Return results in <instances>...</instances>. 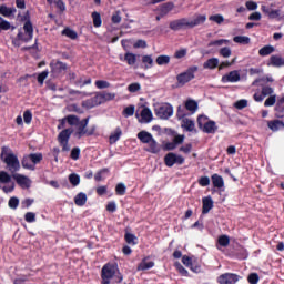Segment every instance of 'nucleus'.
<instances>
[{"label":"nucleus","mask_w":284,"mask_h":284,"mask_svg":"<svg viewBox=\"0 0 284 284\" xmlns=\"http://www.w3.org/2000/svg\"><path fill=\"white\" fill-rule=\"evenodd\" d=\"M12 179H14L16 183L20 185V187L29 189L31 185V181L28 176L19 173H13L10 175L6 171H0V190L4 192V194H10V192H14V182H12Z\"/></svg>","instance_id":"f257e3e1"},{"label":"nucleus","mask_w":284,"mask_h":284,"mask_svg":"<svg viewBox=\"0 0 284 284\" xmlns=\"http://www.w3.org/2000/svg\"><path fill=\"white\" fill-rule=\"evenodd\" d=\"M274 81L272 75H263L261 78L255 79L252 82L253 88H261V93H254L253 99L256 103L263 102L265 97H271L274 94V88L270 83Z\"/></svg>","instance_id":"f03ea898"},{"label":"nucleus","mask_w":284,"mask_h":284,"mask_svg":"<svg viewBox=\"0 0 284 284\" xmlns=\"http://www.w3.org/2000/svg\"><path fill=\"white\" fill-rule=\"evenodd\" d=\"M0 160L7 165V170H9L11 174H16V172L21 170L19 158L17 154H14V152H12L10 146L1 148Z\"/></svg>","instance_id":"7ed1b4c3"},{"label":"nucleus","mask_w":284,"mask_h":284,"mask_svg":"<svg viewBox=\"0 0 284 284\" xmlns=\"http://www.w3.org/2000/svg\"><path fill=\"white\" fill-rule=\"evenodd\" d=\"M115 283H123V274L119 272V265L114 263H106L101 270V284H110V281L114 278Z\"/></svg>","instance_id":"20e7f679"},{"label":"nucleus","mask_w":284,"mask_h":284,"mask_svg":"<svg viewBox=\"0 0 284 284\" xmlns=\"http://www.w3.org/2000/svg\"><path fill=\"white\" fill-rule=\"evenodd\" d=\"M29 19H30V16L27 13L24 16V20H27L23 24L24 31L20 30L18 32L17 38L13 42L14 45H17V43H19V41H22V43H28V42L32 41V37H34V27L32 26V22Z\"/></svg>","instance_id":"39448f33"},{"label":"nucleus","mask_w":284,"mask_h":284,"mask_svg":"<svg viewBox=\"0 0 284 284\" xmlns=\"http://www.w3.org/2000/svg\"><path fill=\"white\" fill-rule=\"evenodd\" d=\"M116 94L114 93H98L92 98H89L82 102V106L88 110H92V108H97V105H101V103H105L106 101H114Z\"/></svg>","instance_id":"423d86ee"},{"label":"nucleus","mask_w":284,"mask_h":284,"mask_svg":"<svg viewBox=\"0 0 284 284\" xmlns=\"http://www.w3.org/2000/svg\"><path fill=\"white\" fill-rule=\"evenodd\" d=\"M197 126L204 134H216L219 126L214 120H210L207 115L197 116Z\"/></svg>","instance_id":"0eeeda50"},{"label":"nucleus","mask_w":284,"mask_h":284,"mask_svg":"<svg viewBox=\"0 0 284 284\" xmlns=\"http://www.w3.org/2000/svg\"><path fill=\"white\" fill-rule=\"evenodd\" d=\"M196 72H199V67L193 65V67H190L186 71L178 74L176 75L178 87L183 88V85H186V83H190V81H193V79H195Z\"/></svg>","instance_id":"6e6552de"},{"label":"nucleus","mask_w":284,"mask_h":284,"mask_svg":"<svg viewBox=\"0 0 284 284\" xmlns=\"http://www.w3.org/2000/svg\"><path fill=\"white\" fill-rule=\"evenodd\" d=\"M90 123V116L81 120L78 123V131L75 132V136H78V139H81L83 136H93L94 132H97V126H92L91 129H87L88 124Z\"/></svg>","instance_id":"1a4fd4ad"},{"label":"nucleus","mask_w":284,"mask_h":284,"mask_svg":"<svg viewBox=\"0 0 284 284\" xmlns=\"http://www.w3.org/2000/svg\"><path fill=\"white\" fill-rule=\"evenodd\" d=\"M50 68H51L52 77H54L57 79V78L63 77V74H65V71L68 70V64L60 60H52L50 62Z\"/></svg>","instance_id":"9d476101"},{"label":"nucleus","mask_w":284,"mask_h":284,"mask_svg":"<svg viewBox=\"0 0 284 284\" xmlns=\"http://www.w3.org/2000/svg\"><path fill=\"white\" fill-rule=\"evenodd\" d=\"M183 163H185V158H183V155L169 152L164 156V165H166V168H174V165H183Z\"/></svg>","instance_id":"9b49d317"},{"label":"nucleus","mask_w":284,"mask_h":284,"mask_svg":"<svg viewBox=\"0 0 284 284\" xmlns=\"http://www.w3.org/2000/svg\"><path fill=\"white\" fill-rule=\"evenodd\" d=\"M172 114H174V108L170 103H165L155 109V115L159 119L168 120L170 116H172Z\"/></svg>","instance_id":"f8f14e48"},{"label":"nucleus","mask_w":284,"mask_h":284,"mask_svg":"<svg viewBox=\"0 0 284 284\" xmlns=\"http://www.w3.org/2000/svg\"><path fill=\"white\" fill-rule=\"evenodd\" d=\"M169 28L170 30H173V32H179V30H191L190 20L187 18L173 20L170 22Z\"/></svg>","instance_id":"ddd939ff"},{"label":"nucleus","mask_w":284,"mask_h":284,"mask_svg":"<svg viewBox=\"0 0 284 284\" xmlns=\"http://www.w3.org/2000/svg\"><path fill=\"white\" fill-rule=\"evenodd\" d=\"M241 276L235 273H224L217 277L219 284H236L239 283Z\"/></svg>","instance_id":"4468645a"},{"label":"nucleus","mask_w":284,"mask_h":284,"mask_svg":"<svg viewBox=\"0 0 284 284\" xmlns=\"http://www.w3.org/2000/svg\"><path fill=\"white\" fill-rule=\"evenodd\" d=\"M222 83H239L241 81V72L239 70L230 71L221 79Z\"/></svg>","instance_id":"2eb2a0df"},{"label":"nucleus","mask_w":284,"mask_h":284,"mask_svg":"<svg viewBox=\"0 0 284 284\" xmlns=\"http://www.w3.org/2000/svg\"><path fill=\"white\" fill-rule=\"evenodd\" d=\"M0 14L2 17H6V19H14V14H17V8L1 4L0 6Z\"/></svg>","instance_id":"dca6fc26"},{"label":"nucleus","mask_w":284,"mask_h":284,"mask_svg":"<svg viewBox=\"0 0 284 284\" xmlns=\"http://www.w3.org/2000/svg\"><path fill=\"white\" fill-rule=\"evenodd\" d=\"M214 207V201L212 196H205L202 199V214H210V211Z\"/></svg>","instance_id":"f3484780"},{"label":"nucleus","mask_w":284,"mask_h":284,"mask_svg":"<svg viewBox=\"0 0 284 284\" xmlns=\"http://www.w3.org/2000/svg\"><path fill=\"white\" fill-rule=\"evenodd\" d=\"M275 118L276 119H284V95L277 99V102L274 108Z\"/></svg>","instance_id":"a211bd4d"},{"label":"nucleus","mask_w":284,"mask_h":284,"mask_svg":"<svg viewBox=\"0 0 284 284\" xmlns=\"http://www.w3.org/2000/svg\"><path fill=\"white\" fill-rule=\"evenodd\" d=\"M172 10H174V2H165L158 8V11L161 13V17H168V14L172 12Z\"/></svg>","instance_id":"6ab92c4d"},{"label":"nucleus","mask_w":284,"mask_h":284,"mask_svg":"<svg viewBox=\"0 0 284 284\" xmlns=\"http://www.w3.org/2000/svg\"><path fill=\"white\" fill-rule=\"evenodd\" d=\"M266 65H272L273 68H283L284 59L281 55H271Z\"/></svg>","instance_id":"aec40b11"},{"label":"nucleus","mask_w":284,"mask_h":284,"mask_svg":"<svg viewBox=\"0 0 284 284\" xmlns=\"http://www.w3.org/2000/svg\"><path fill=\"white\" fill-rule=\"evenodd\" d=\"M211 181L213 187H216L217 190L225 187V181L223 180V176L219 175V173L211 175Z\"/></svg>","instance_id":"412c9836"},{"label":"nucleus","mask_w":284,"mask_h":284,"mask_svg":"<svg viewBox=\"0 0 284 284\" xmlns=\"http://www.w3.org/2000/svg\"><path fill=\"white\" fill-rule=\"evenodd\" d=\"M203 262L199 257L193 256V261L191 263V272H194V274H201L203 272Z\"/></svg>","instance_id":"4be33fe9"},{"label":"nucleus","mask_w":284,"mask_h":284,"mask_svg":"<svg viewBox=\"0 0 284 284\" xmlns=\"http://www.w3.org/2000/svg\"><path fill=\"white\" fill-rule=\"evenodd\" d=\"M207 21V16L205 14H197L192 21H189L190 23V29L196 28V26H203Z\"/></svg>","instance_id":"5701e85b"},{"label":"nucleus","mask_w":284,"mask_h":284,"mask_svg":"<svg viewBox=\"0 0 284 284\" xmlns=\"http://www.w3.org/2000/svg\"><path fill=\"white\" fill-rule=\"evenodd\" d=\"M267 128H270L272 132H278V130L284 129V122L281 120H271L267 121Z\"/></svg>","instance_id":"b1692460"},{"label":"nucleus","mask_w":284,"mask_h":284,"mask_svg":"<svg viewBox=\"0 0 284 284\" xmlns=\"http://www.w3.org/2000/svg\"><path fill=\"white\" fill-rule=\"evenodd\" d=\"M184 106H185V110H187V112H191V114H194L196 110H199V102H196V100L189 99L185 101Z\"/></svg>","instance_id":"393cba45"},{"label":"nucleus","mask_w":284,"mask_h":284,"mask_svg":"<svg viewBox=\"0 0 284 284\" xmlns=\"http://www.w3.org/2000/svg\"><path fill=\"white\" fill-rule=\"evenodd\" d=\"M70 136H72V130L64 129L59 133L58 141H59V143H65V142L70 141Z\"/></svg>","instance_id":"a878e982"},{"label":"nucleus","mask_w":284,"mask_h":284,"mask_svg":"<svg viewBox=\"0 0 284 284\" xmlns=\"http://www.w3.org/2000/svg\"><path fill=\"white\" fill-rule=\"evenodd\" d=\"M74 203L78 207H83V205H85V203H88V195L83 192L78 193L74 196Z\"/></svg>","instance_id":"bb28decb"},{"label":"nucleus","mask_w":284,"mask_h":284,"mask_svg":"<svg viewBox=\"0 0 284 284\" xmlns=\"http://www.w3.org/2000/svg\"><path fill=\"white\" fill-rule=\"evenodd\" d=\"M146 144L149 145V148L145 149L146 152H150L151 154H159V152H161V146L159 145L156 140H154V138Z\"/></svg>","instance_id":"cd10ccee"},{"label":"nucleus","mask_w":284,"mask_h":284,"mask_svg":"<svg viewBox=\"0 0 284 284\" xmlns=\"http://www.w3.org/2000/svg\"><path fill=\"white\" fill-rule=\"evenodd\" d=\"M204 70H216L219 68V58H211L203 63Z\"/></svg>","instance_id":"c85d7f7f"},{"label":"nucleus","mask_w":284,"mask_h":284,"mask_svg":"<svg viewBox=\"0 0 284 284\" xmlns=\"http://www.w3.org/2000/svg\"><path fill=\"white\" fill-rule=\"evenodd\" d=\"M123 134V131L120 129V126H118L113 133H111V135L109 136V143L110 145H114V143H116V141H119V139H121Z\"/></svg>","instance_id":"c756f323"},{"label":"nucleus","mask_w":284,"mask_h":284,"mask_svg":"<svg viewBox=\"0 0 284 284\" xmlns=\"http://www.w3.org/2000/svg\"><path fill=\"white\" fill-rule=\"evenodd\" d=\"M181 128L186 132H194V128H196V125L194 124L193 120L186 118L182 120Z\"/></svg>","instance_id":"7c9ffc66"},{"label":"nucleus","mask_w":284,"mask_h":284,"mask_svg":"<svg viewBox=\"0 0 284 284\" xmlns=\"http://www.w3.org/2000/svg\"><path fill=\"white\" fill-rule=\"evenodd\" d=\"M138 139L139 141H141V143H150V141H152L154 136H152V133L148 131H140L138 133Z\"/></svg>","instance_id":"2f4dec72"},{"label":"nucleus","mask_w":284,"mask_h":284,"mask_svg":"<svg viewBox=\"0 0 284 284\" xmlns=\"http://www.w3.org/2000/svg\"><path fill=\"white\" fill-rule=\"evenodd\" d=\"M141 119L143 123H150L153 119L152 110H150V108H143L141 111Z\"/></svg>","instance_id":"473e14b6"},{"label":"nucleus","mask_w":284,"mask_h":284,"mask_svg":"<svg viewBox=\"0 0 284 284\" xmlns=\"http://www.w3.org/2000/svg\"><path fill=\"white\" fill-rule=\"evenodd\" d=\"M21 164L24 170H31L32 172L36 170L34 164H32V160H30V155H24L22 158Z\"/></svg>","instance_id":"72a5a7b5"},{"label":"nucleus","mask_w":284,"mask_h":284,"mask_svg":"<svg viewBox=\"0 0 284 284\" xmlns=\"http://www.w3.org/2000/svg\"><path fill=\"white\" fill-rule=\"evenodd\" d=\"M47 2L49 3V6H52V3H54V6L59 10V14H63V12H65V2H63V0H47Z\"/></svg>","instance_id":"f704fd0d"},{"label":"nucleus","mask_w":284,"mask_h":284,"mask_svg":"<svg viewBox=\"0 0 284 284\" xmlns=\"http://www.w3.org/2000/svg\"><path fill=\"white\" fill-rule=\"evenodd\" d=\"M7 30H14V26L0 16V32H7Z\"/></svg>","instance_id":"c9c22d12"},{"label":"nucleus","mask_w":284,"mask_h":284,"mask_svg":"<svg viewBox=\"0 0 284 284\" xmlns=\"http://www.w3.org/2000/svg\"><path fill=\"white\" fill-rule=\"evenodd\" d=\"M121 61H125L128 63V65H134L136 63V54L131 53V52H126L124 54V59L120 58Z\"/></svg>","instance_id":"e433bc0d"},{"label":"nucleus","mask_w":284,"mask_h":284,"mask_svg":"<svg viewBox=\"0 0 284 284\" xmlns=\"http://www.w3.org/2000/svg\"><path fill=\"white\" fill-rule=\"evenodd\" d=\"M275 48L273 45H264L258 50L260 57H270L273 52H275Z\"/></svg>","instance_id":"4c0bfd02"},{"label":"nucleus","mask_w":284,"mask_h":284,"mask_svg":"<svg viewBox=\"0 0 284 284\" xmlns=\"http://www.w3.org/2000/svg\"><path fill=\"white\" fill-rule=\"evenodd\" d=\"M29 159L31 160V163L33 168H37L38 163L43 161V154L42 153H30L28 154Z\"/></svg>","instance_id":"58836bf2"},{"label":"nucleus","mask_w":284,"mask_h":284,"mask_svg":"<svg viewBox=\"0 0 284 284\" xmlns=\"http://www.w3.org/2000/svg\"><path fill=\"white\" fill-rule=\"evenodd\" d=\"M92 20H93V26L94 28H101L103 26V20L101 19V13L98 11H94L91 13Z\"/></svg>","instance_id":"ea45409f"},{"label":"nucleus","mask_w":284,"mask_h":284,"mask_svg":"<svg viewBox=\"0 0 284 284\" xmlns=\"http://www.w3.org/2000/svg\"><path fill=\"white\" fill-rule=\"evenodd\" d=\"M186 110H187V109H185V106H183V105H179V106H178V110H176V119H178L179 121H183V119H187V118H185V116H189L190 113H187Z\"/></svg>","instance_id":"a19ab883"},{"label":"nucleus","mask_w":284,"mask_h":284,"mask_svg":"<svg viewBox=\"0 0 284 284\" xmlns=\"http://www.w3.org/2000/svg\"><path fill=\"white\" fill-rule=\"evenodd\" d=\"M152 267H154V262H145V260H143L139 265H138V270L140 272H145V270H152Z\"/></svg>","instance_id":"79ce46f5"},{"label":"nucleus","mask_w":284,"mask_h":284,"mask_svg":"<svg viewBox=\"0 0 284 284\" xmlns=\"http://www.w3.org/2000/svg\"><path fill=\"white\" fill-rule=\"evenodd\" d=\"M234 43H240L241 45H248L250 37L247 36H235L233 38Z\"/></svg>","instance_id":"37998d69"},{"label":"nucleus","mask_w":284,"mask_h":284,"mask_svg":"<svg viewBox=\"0 0 284 284\" xmlns=\"http://www.w3.org/2000/svg\"><path fill=\"white\" fill-rule=\"evenodd\" d=\"M142 63H144L145 70H150V68H152L154 65V59H152V55H143Z\"/></svg>","instance_id":"c03bdc74"},{"label":"nucleus","mask_w":284,"mask_h":284,"mask_svg":"<svg viewBox=\"0 0 284 284\" xmlns=\"http://www.w3.org/2000/svg\"><path fill=\"white\" fill-rule=\"evenodd\" d=\"M62 34L64 37H68L69 39H72V40H75V39H79V34L77 33V31L70 29V28H65L63 31H62Z\"/></svg>","instance_id":"a18cd8bd"},{"label":"nucleus","mask_w":284,"mask_h":284,"mask_svg":"<svg viewBox=\"0 0 284 284\" xmlns=\"http://www.w3.org/2000/svg\"><path fill=\"white\" fill-rule=\"evenodd\" d=\"M174 267L176 270V272H179V274L181 276H190V272H187L182 265H181V262H174Z\"/></svg>","instance_id":"49530a36"},{"label":"nucleus","mask_w":284,"mask_h":284,"mask_svg":"<svg viewBox=\"0 0 284 284\" xmlns=\"http://www.w3.org/2000/svg\"><path fill=\"white\" fill-rule=\"evenodd\" d=\"M69 182L71 183V185H73V187H77V185L81 183V176H79V174L77 173H71L69 175Z\"/></svg>","instance_id":"de8ad7c7"},{"label":"nucleus","mask_w":284,"mask_h":284,"mask_svg":"<svg viewBox=\"0 0 284 284\" xmlns=\"http://www.w3.org/2000/svg\"><path fill=\"white\" fill-rule=\"evenodd\" d=\"M278 100H276V94L268 95V98L264 102V108H272V105H276Z\"/></svg>","instance_id":"09e8293b"},{"label":"nucleus","mask_w":284,"mask_h":284,"mask_svg":"<svg viewBox=\"0 0 284 284\" xmlns=\"http://www.w3.org/2000/svg\"><path fill=\"white\" fill-rule=\"evenodd\" d=\"M126 190H128V187L125 186V184L118 183L116 186H115V194L118 196H125Z\"/></svg>","instance_id":"8fccbe9b"},{"label":"nucleus","mask_w":284,"mask_h":284,"mask_svg":"<svg viewBox=\"0 0 284 284\" xmlns=\"http://www.w3.org/2000/svg\"><path fill=\"white\" fill-rule=\"evenodd\" d=\"M217 244L221 247H227V245H230V236L227 235H220L217 239Z\"/></svg>","instance_id":"3c124183"},{"label":"nucleus","mask_w":284,"mask_h":284,"mask_svg":"<svg viewBox=\"0 0 284 284\" xmlns=\"http://www.w3.org/2000/svg\"><path fill=\"white\" fill-rule=\"evenodd\" d=\"M155 63L158 65H168V63H170V55H159Z\"/></svg>","instance_id":"603ef678"},{"label":"nucleus","mask_w":284,"mask_h":284,"mask_svg":"<svg viewBox=\"0 0 284 284\" xmlns=\"http://www.w3.org/2000/svg\"><path fill=\"white\" fill-rule=\"evenodd\" d=\"M124 241L129 244V245H136V235L132 234V233H125L124 235Z\"/></svg>","instance_id":"864d4df0"},{"label":"nucleus","mask_w":284,"mask_h":284,"mask_svg":"<svg viewBox=\"0 0 284 284\" xmlns=\"http://www.w3.org/2000/svg\"><path fill=\"white\" fill-rule=\"evenodd\" d=\"M81 156V149L79 146H75L71 150V154H70V159H72V161H79Z\"/></svg>","instance_id":"5fc2aeb1"},{"label":"nucleus","mask_w":284,"mask_h":284,"mask_svg":"<svg viewBox=\"0 0 284 284\" xmlns=\"http://www.w3.org/2000/svg\"><path fill=\"white\" fill-rule=\"evenodd\" d=\"M220 57H223L224 59H230V57H232V49H230V47H224L220 49Z\"/></svg>","instance_id":"6e6d98bb"},{"label":"nucleus","mask_w":284,"mask_h":284,"mask_svg":"<svg viewBox=\"0 0 284 284\" xmlns=\"http://www.w3.org/2000/svg\"><path fill=\"white\" fill-rule=\"evenodd\" d=\"M209 21H214V23H217V26H221L223 21H225V18L221 14H214L209 17Z\"/></svg>","instance_id":"4d7b16f0"},{"label":"nucleus","mask_w":284,"mask_h":284,"mask_svg":"<svg viewBox=\"0 0 284 284\" xmlns=\"http://www.w3.org/2000/svg\"><path fill=\"white\" fill-rule=\"evenodd\" d=\"M24 221L27 223H34L37 221V214L34 212H27L24 214Z\"/></svg>","instance_id":"13d9d810"},{"label":"nucleus","mask_w":284,"mask_h":284,"mask_svg":"<svg viewBox=\"0 0 284 284\" xmlns=\"http://www.w3.org/2000/svg\"><path fill=\"white\" fill-rule=\"evenodd\" d=\"M134 105H129L123 110L122 114L125 119H128V116H134Z\"/></svg>","instance_id":"bf43d9fd"},{"label":"nucleus","mask_w":284,"mask_h":284,"mask_svg":"<svg viewBox=\"0 0 284 284\" xmlns=\"http://www.w3.org/2000/svg\"><path fill=\"white\" fill-rule=\"evenodd\" d=\"M8 205L11 210H17L19 207V197L17 196L10 197Z\"/></svg>","instance_id":"052dcab7"},{"label":"nucleus","mask_w":284,"mask_h":284,"mask_svg":"<svg viewBox=\"0 0 284 284\" xmlns=\"http://www.w3.org/2000/svg\"><path fill=\"white\" fill-rule=\"evenodd\" d=\"M95 87L98 88V90H105V88H110V82L105 80H97Z\"/></svg>","instance_id":"680f3d73"},{"label":"nucleus","mask_w":284,"mask_h":284,"mask_svg":"<svg viewBox=\"0 0 284 284\" xmlns=\"http://www.w3.org/2000/svg\"><path fill=\"white\" fill-rule=\"evenodd\" d=\"M65 119H67V123H69L70 125H79V122H80L79 116L67 115Z\"/></svg>","instance_id":"e2e57ef3"},{"label":"nucleus","mask_w":284,"mask_h":284,"mask_svg":"<svg viewBox=\"0 0 284 284\" xmlns=\"http://www.w3.org/2000/svg\"><path fill=\"white\" fill-rule=\"evenodd\" d=\"M23 121L27 125H30V123H32V111L26 110L23 112Z\"/></svg>","instance_id":"0e129e2a"},{"label":"nucleus","mask_w":284,"mask_h":284,"mask_svg":"<svg viewBox=\"0 0 284 284\" xmlns=\"http://www.w3.org/2000/svg\"><path fill=\"white\" fill-rule=\"evenodd\" d=\"M247 281H248L250 284H258L260 277L256 273H251L247 276Z\"/></svg>","instance_id":"69168bd1"},{"label":"nucleus","mask_w":284,"mask_h":284,"mask_svg":"<svg viewBox=\"0 0 284 284\" xmlns=\"http://www.w3.org/2000/svg\"><path fill=\"white\" fill-rule=\"evenodd\" d=\"M128 90L132 93L139 92V90H141V84L139 82L131 83L129 84Z\"/></svg>","instance_id":"338daca9"},{"label":"nucleus","mask_w":284,"mask_h":284,"mask_svg":"<svg viewBox=\"0 0 284 284\" xmlns=\"http://www.w3.org/2000/svg\"><path fill=\"white\" fill-rule=\"evenodd\" d=\"M235 108L236 110H243L245 108H247V100H239L235 102Z\"/></svg>","instance_id":"774afa93"}]
</instances>
